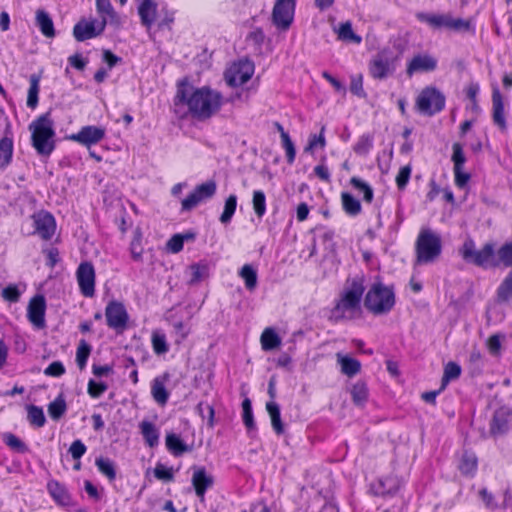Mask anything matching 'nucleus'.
Here are the masks:
<instances>
[{
  "instance_id": "nucleus-1",
  "label": "nucleus",
  "mask_w": 512,
  "mask_h": 512,
  "mask_svg": "<svg viewBox=\"0 0 512 512\" xmlns=\"http://www.w3.org/2000/svg\"><path fill=\"white\" fill-rule=\"evenodd\" d=\"M224 102L222 94L208 86L194 88L187 81L178 84L176 103L186 104L191 115L197 120L210 119L220 111Z\"/></svg>"
},
{
  "instance_id": "nucleus-2",
  "label": "nucleus",
  "mask_w": 512,
  "mask_h": 512,
  "mask_svg": "<svg viewBox=\"0 0 512 512\" xmlns=\"http://www.w3.org/2000/svg\"><path fill=\"white\" fill-rule=\"evenodd\" d=\"M365 291L361 279L355 278L340 293L331 310L330 319L334 322L352 320L361 312V300Z\"/></svg>"
},
{
  "instance_id": "nucleus-3",
  "label": "nucleus",
  "mask_w": 512,
  "mask_h": 512,
  "mask_svg": "<svg viewBox=\"0 0 512 512\" xmlns=\"http://www.w3.org/2000/svg\"><path fill=\"white\" fill-rule=\"evenodd\" d=\"M416 261L418 265L435 262L442 252L441 236L430 228H422L415 243Z\"/></svg>"
},
{
  "instance_id": "nucleus-4",
  "label": "nucleus",
  "mask_w": 512,
  "mask_h": 512,
  "mask_svg": "<svg viewBox=\"0 0 512 512\" xmlns=\"http://www.w3.org/2000/svg\"><path fill=\"white\" fill-rule=\"evenodd\" d=\"M29 129L32 132V145L41 155H49L54 150L52 141L55 136L53 121L49 113H45L34 120Z\"/></svg>"
},
{
  "instance_id": "nucleus-5",
  "label": "nucleus",
  "mask_w": 512,
  "mask_h": 512,
  "mask_svg": "<svg viewBox=\"0 0 512 512\" xmlns=\"http://www.w3.org/2000/svg\"><path fill=\"white\" fill-rule=\"evenodd\" d=\"M395 304V295L391 288L382 283H374L367 292L364 305L375 315L386 314Z\"/></svg>"
},
{
  "instance_id": "nucleus-6",
  "label": "nucleus",
  "mask_w": 512,
  "mask_h": 512,
  "mask_svg": "<svg viewBox=\"0 0 512 512\" xmlns=\"http://www.w3.org/2000/svg\"><path fill=\"white\" fill-rule=\"evenodd\" d=\"M400 55L389 47L382 48L369 61L368 70L373 79L384 80L392 76L398 66Z\"/></svg>"
},
{
  "instance_id": "nucleus-7",
  "label": "nucleus",
  "mask_w": 512,
  "mask_h": 512,
  "mask_svg": "<svg viewBox=\"0 0 512 512\" xmlns=\"http://www.w3.org/2000/svg\"><path fill=\"white\" fill-rule=\"evenodd\" d=\"M460 252L465 261L478 267H497V253H495V245L492 242L486 243L480 250H477L474 241L468 239L463 243Z\"/></svg>"
},
{
  "instance_id": "nucleus-8",
  "label": "nucleus",
  "mask_w": 512,
  "mask_h": 512,
  "mask_svg": "<svg viewBox=\"0 0 512 512\" xmlns=\"http://www.w3.org/2000/svg\"><path fill=\"white\" fill-rule=\"evenodd\" d=\"M445 96L435 87H426L421 91L416 100L418 111L427 116H432L443 110Z\"/></svg>"
},
{
  "instance_id": "nucleus-9",
  "label": "nucleus",
  "mask_w": 512,
  "mask_h": 512,
  "mask_svg": "<svg viewBox=\"0 0 512 512\" xmlns=\"http://www.w3.org/2000/svg\"><path fill=\"white\" fill-rule=\"evenodd\" d=\"M105 317L109 328L117 332H123L127 328L129 315L123 303L110 301L105 308Z\"/></svg>"
},
{
  "instance_id": "nucleus-10",
  "label": "nucleus",
  "mask_w": 512,
  "mask_h": 512,
  "mask_svg": "<svg viewBox=\"0 0 512 512\" xmlns=\"http://www.w3.org/2000/svg\"><path fill=\"white\" fill-rule=\"evenodd\" d=\"M254 73V65L250 61H240L234 64L226 73V83L231 87H238L248 82Z\"/></svg>"
},
{
  "instance_id": "nucleus-11",
  "label": "nucleus",
  "mask_w": 512,
  "mask_h": 512,
  "mask_svg": "<svg viewBox=\"0 0 512 512\" xmlns=\"http://www.w3.org/2000/svg\"><path fill=\"white\" fill-rule=\"evenodd\" d=\"M295 10V0H277L273 12L272 19L276 27L286 30L290 27Z\"/></svg>"
},
{
  "instance_id": "nucleus-12",
  "label": "nucleus",
  "mask_w": 512,
  "mask_h": 512,
  "mask_svg": "<svg viewBox=\"0 0 512 512\" xmlns=\"http://www.w3.org/2000/svg\"><path fill=\"white\" fill-rule=\"evenodd\" d=\"M76 278L79 289L85 297H92L95 294V269L92 263L82 262L76 271Z\"/></svg>"
},
{
  "instance_id": "nucleus-13",
  "label": "nucleus",
  "mask_w": 512,
  "mask_h": 512,
  "mask_svg": "<svg viewBox=\"0 0 512 512\" xmlns=\"http://www.w3.org/2000/svg\"><path fill=\"white\" fill-rule=\"evenodd\" d=\"M107 19L103 17L100 20L79 21L73 28V35L77 41H85L94 38L105 30Z\"/></svg>"
},
{
  "instance_id": "nucleus-14",
  "label": "nucleus",
  "mask_w": 512,
  "mask_h": 512,
  "mask_svg": "<svg viewBox=\"0 0 512 512\" xmlns=\"http://www.w3.org/2000/svg\"><path fill=\"white\" fill-rule=\"evenodd\" d=\"M192 471L191 483L195 494L201 501H204L206 491L214 485V477L203 466H193Z\"/></svg>"
},
{
  "instance_id": "nucleus-15",
  "label": "nucleus",
  "mask_w": 512,
  "mask_h": 512,
  "mask_svg": "<svg viewBox=\"0 0 512 512\" xmlns=\"http://www.w3.org/2000/svg\"><path fill=\"white\" fill-rule=\"evenodd\" d=\"M438 61L427 53L414 55L407 63L406 74L411 77L416 73H428L437 68Z\"/></svg>"
},
{
  "instance_id": "nucleus-16",
  "label": "nucleus",
  "mask_w": 512,
  "mask_h": 512,
  "mask_svg": "<svg viewBox=\"0 0 512 512\" xmlns=\"http://www.w3.org/2000/svg\"><path fill=\"white\" fill-rule=\"evenodd\" d=\"M46 302L42 295H35L29 301L27 317L34 327L42 329L45 327Z\"/></svg>"
},
{
  "instance_id": "nucleus-17",
  "label": "nucleus",
  "mask_w": 512,
  "mask_h": 512,
  "mask_svg": "<svg viewBox=\"0 0 512 512\" xmlns=\"http://www.w3.org/2000/svg\"><path fill=\"white\" fill-rule=\"evenodd\" d=\"M105 137V129L98 126H84L78 133L72 134L69 138L81 145L90 147L97 144Z\"/></svg>"
},
{
  "instance_id": "nucleus-18",
  "label": "nucleus",
  "mask_w": 512,
  "mask_h": 512,
  "mask_svg": "<svg viewBox=\"0 0 512 512\" xmlns=\"http://www.w3.org/2000/svg\"><path fill=\"white\" fill-rule=\"evenodd\" d=\"M35 233H37L42 239L49 240L56 228L54 217L47 212H40L33 216Z\"/></svg>"
},
{
  "instance_id": "nucleus-19",
  "label": "nucleus",
  "mask_w": 512,
  "mask_h": 512,
  "mask_svg": "<svg viewBox=\"0 0 512 512\" xmlns=\"http://www.w3.org/2000/svg\"><path fill=\"white\" fill-rule=\"evenodd\" d=\"M492 118L493 123L498 126L501 131L504 132L507 130L503 97L497 87H494L492 91Z\"/></svg>"
},
{
  "instance_id": "nucleus-20",
  "label": "nucleus",
  "mask_w": 512,
  "mask_h": 512,
  "mask_svg": "<svg viewBox=\"0 0 512 512\" xmlns=\"http://www.w3.org/2000/svg\"><path fill=\"white\" fill-rule=\"evenodd\" d=\"M169 378V373H164L163 375L154 378L152 381L151 395L154 401L161 406H164L169 399V392L165 387V384Z\"/></svg>"
},
{
  "instance_id": "nucleus-21",
  "label": "nucleus",
  "mask_w": 512,
  "mask_h": 512,
  "mask_svg": "<svg viewBox=\"0 0 512 512\" xmlns=\"http://www.w3.org/2000/svg\"><path fill=\"white\" fill-rule=\"evenodd\" d=\"M47 489L54 501L61 506L71 505V496L68 493L66 487L60 484L58 481H49Z\"/></svg>"
},
{
  "instance_id": "nucleus-22",
  "label": "nucleus",
  "mask_w": 512,
  "mask_h": 512,
  "mask_svg": "<svg viewBox=\"0 0 512 512\" xmlns=\"http://www.w3.org/2000/svg\"><path fill=\"white\" fill-rule=\"evenodd\" d=\"M337 363L340 366L341 372L348 376L353 377L361 370V363L357 359L344 355L342 353L336 354Z\"/></svg>"
},
{
  "instance_id": "nucleus-23",
  "label": "nucleus",
  "mask_w": 512,
  "mask_h": 512,
  "mask_svg": "<svg viewBox=\"0 0 512 512\" xmlns=\"http://www.w3.org/2000/svg\"><path fill=\"white\" fill-rule=\"evenodd\" d=\"M416 18L420 22H424L428 24L430 27L434 29L447 28L449 27V14H429L424 12H419L416 14Z\"/></svg>"
},
{
  "instance_id": "nucleus-24",
  "label": "nucleus",
  "mask_w": 512,
  "mask_h": 512,
  "mask_svg": "<svg viewBox=\"0 0 512 512\" xmlns=\"http://www.w3.org/2000/svg\"><path fill=\"white\" fill-rule=\"evenodd\" d=\"M157 5L152 0H143L138 7L141 23L149 28L156 19Z\"/></svg>"
},
{
  "instance_id": "nucleus-25",
  "label": "nucleus",
  "mask_w": 512,
  "mask_h": 512,
  "mask_svg": "<svg viewBox=\"0 0 512 512\" xmlns=\"http://www.w3.org/2000/svg\"><path fill=\"white\" fill-rule=\"evenodd\" d=\"M36 24L45 37L53 38L55 36L52 18L46 11L42 9L36 11Z\"/></svg>"
},
{
  "instance_id": "nucleus-26",
  "label": "nucleus",
  "mask_w": 512,
  "mask_h": 512,
  "mask_svg": "<svg viewBox=\"0 0 512 512\" xmlns=\"http://www.w3.org/2000/svg\"><path fill=\"white\" fill-rule=\"evenodd\" d=\"M165 443L167 449L176 457L191 451V448L185 444L178 435L174 433L166 435Z\"/></svg>"
},
{
  "instance_id": "nucleus-27",
  "label": "nucleus",
  "mask_w": 512,
  "mask_h": 512,
  "mask_svg": "<svg viewBox=\"0 0 512 512\" xmlns=\"http://www.w3.org/2000/svg\"><path fill=\"white\" fill-rule=\"evenodd\" d=\"M260 342L264 351H271L281 345V338L273 328L268 327L262 332Z\"/></svg>"
},
{
  "instance_id": "nucleus-28",
  "label": "nucleus",
  "mask_w": 512,
  "mask_h": 512,
  "mask_svg": "<svg viewBox=\"0 0 512 512\" xmlns=\"http://www.w3.org/2000/svg\"><path fill=\"white\" fill-rule=\"evenodd\" d=\"M13 140L10 137H3L0 140V170H4L12 161Z\"/></svg>"
},
{
  "instance_id": "nucleus-29",
  "label": "nucleus",
  "mask_w": 512,
  "mask_h": 512,
  "mask_svg": "<svg viewBox=\"0 0 512 512\" xmlns=\"http://www.w3.org/2000/svg\"><path fill=\"white\" fill-rule=\"evenodd\" d=\"M141 434L146 444L153 448L159 443V432L155 425L149 421H142L140 423Z\"/></svg>"
},
{
  "instance_id": "nucleus-30",
  "label": "nucleus",
  "mask_w": 512,
  "mask_h": 512,
  "mask_svg": "<svg viewBox=\"0 0 512 512\" xmlns=\"http://www.w3.org/2000/svg\"><path fill=\"white\" fill-rule=\"evenodd\" d=\"M266 410L271 418V424L276 434L280 435L284 432V426L281 421L280 407L275 401L266 403Z\"/></svg>"
},
{
  "instance_id": "nucleus-31",
  "label": "nucleus",
  "mask_w": 512,
  "mask_h": 512,
  "mask_svg": "<svg viewBox=\"0 0 512 512\" xmlns=\"http://www.w3.org/2000/svg\"><path fill=\"white\" fill-rule=\"evenodd\" d=\"M508 416L505 411L500 410L496 411L493 415L491 424H490V432L493 435L503 434L508 429Z\"/></svg>"
},
{
  "instance_id": "nucleus-32",
  "label": "nucleus",
  "mask_w": 512,
  "mask_h": 512,
  "mask_svg": "<svg viewBox=\"0 0 512 512\" xmlns=\"http://www.w3.org/2000/svg\"><path fill=\"white\" fill-rule=\"evenodd\" d=\"M187 273L189 275L188 283L195 285L208 277L209 268L206 264L194 263L189 266Z\"/></svg>"
},
{
  "instance_id": "nucleus-33",
  "label": "nucleus",
  "mask_w": 512,
  "mask_h": 512,
  "mask_svg": "<svg viewBox=\"0 0 512 512\" xmlns=\"http://www.w3.org/2000/svg\"><path fill=\"white\" fill-rule=\"evenodd\" d=\"M338 39L344 42H352L360 44L362 42L361 36L354 33L351 22L347 21L341 23L339 28L336 30Z\"/></svg>"
},
{
  "instance_id": "nucleus-34",
  "label": "nucleus",
  "mask_w": 512,
  "mask_h": 512,
  "mask_svg": "<svg viewBox=\"0 0 512 512\" xmlns=\"http://www.w3.org/2000/svg\"><path fill=\"white\" fill-rule=\"evenodd\" d=\"M239 276L244 280L245 287L249 291L255 290L257 287V271L250 264H245L239 271Z\"/></svg>"
},
{
  "instance_id": "nucleus-35",
  "label": "nucleus",
  "mask_w": 512,
  "mask_h": 512,
  "mask_svg": "<svg viewBox=\"0 0 512 512\" xmlns=\"http://www.w3.org/2000/svg\"><path fill=\"white\" fill-rule=\"evenodd\" d=\"M29 83L30 86L27 95V106L31 109H34L38 105L40 75L32 74L29 78Z\"/></svg>"
},
{
  "instance_id": "nucleus-36",
  "label": "nucleus",
  "mask_w": 512,
  "mask_h": 512,
  "mask_svg": "<svg viewBox=\"0 0 512 512\" xmlns=\"http://www.w3.org/2000/svg\"><path fill=\"white\" fill-rule=\"evenodd\" d=\"M342 206L344 211L350 216H356L361 212V204L358 199L348 192H343L341 195Z\"/></svg>"
},
{
  "instance_id": "nucleus-37",
  "label": "nucleus",
  "mask_w": 512,
  "mask_h": 512,
  "mask_svg": "<svg viewBox=\"0 0 512 512\" xmlns=\"http://www.w3.org/2000/svg\"><path fill=\"white\" fill-rule=\"evenodd\" d=\"M95 465L99 472L106 476L110 481L116 478V469L114 462L109 458L98 457L95 460Z\"/></svg>"
},
{
  "instance_id": "nucleus-38",
  "label": "nucleus",
  "mask_w": 512,
  "mask_h": 512,
  "mask_svg": "<svg viewBox=\"0 0 512 512\" xmlns=\"http://www.w3.org/2000/svg\"><path fill=\"white\" fill-rule=\"evenodd\" d=\"M27 419L31 425L38 428L43 427L46 423L43 409L35 405L27 406Z\"/></svg>"
},
{
  "instance_id": "nucleus-39",
  "label": "nucleus",
  "mask_w": 512,
  "mask_h": 512,
  "mask_svg": "<svg viewBox=\"0 0 512 512\" xmlns=\"http://www.w3.org/2000/svg\"><path fill=\"white\" fill-rule=\"evenodd\" d=\"M236 207H237V196L234 194H231L226 199L223 212L219 218V220L222 224H228L231 221V219L236 211Z\"/></svg>"
},
{
  "instance_id": "nucleus-40",
  "label": "nucleus",
  "mask_w": 512,
  "mask_h": 512,
  "mask_svg": "<svg viewBox=\"0 0 512 512\" xmlns=\"http://www.w3.org/2000/svg\"><path fill=\"white\" fill-rule=\"evenodd\" d=\"M143 247H142V232L139 228L134 231L133 239L130 243V253L134 261L140 262L142 261L143 255Z\"/></svg>"
},
{
  "instance_id": "nucleus-41",
  "label": "nucleus",
  "mask_w": 512,
  "mask_h": 512,
  "mask_svg": "<svg viewBox=\"0 0 512 512\" xmlns=\"http://www.w3.org/2000/svg\"><path fill=\"white\" fill-rule=\"evenodd\" d=\"M67 406L62 395L48 405V414L53 420H59L66 412Z\"/></svg>"
},
{
  "instance_id": "nucleus-42",
  "label": "nucleus",
  "mask_w": 512,
  "mask_h": 512,
  "mask_svg": "<svg viewBox=\"0 0 512 512\" xmlns=\"http://www.w3.org/2000/svg\"><path fill=\"white\" fill-rule=\"evenodd\" d=\"M351 396L356 405L362 406L368 398V389L366 384L361 381L356 382L351 389Z\"/></svg>"
},
{
  "instance_id": "nucleus-43",
  "label": "nucleus",
  "mask_w": 512,
  "mask_h": 512,
  "mask_svg": "<svg viewBox=\"0 0 512 512\" xmlns=\"http://www.w3.org/2000/svg\"><path fill=\"white\" fill-rule=\"evenodd\" d=\"M512 267V241L503 244L497 251V267Z\"/></svg>"
},
{
  "instance_id": "nucleus-44",
  "label": "nucleus",
  "mask_w": 512,
  "mask_h": 512,
  "mask_svg": "<svg viewBox=\"0 0 512 512\" xmlns=\"http://www.w3.org/2000/svg\"><path fill=\"white\" fill-rule=\"evenodd\" d=\"M459 469L464 475H473L477 469V458L473 454L464 453L459 464Z\"/></svg>"
},
{
  "instance_id": "nucleus-45",
  "label": "nucleus",
  "mask_w": 512,
  "mask_h": 512,
  "mask_svg": "<svg viewBox=\"0 0 512 512\" xmlns=\"http://www.w3.org/2000/svg\"><path fill=\"white\" fill-rule=\"evenodd\" d=\"M461 374V367L455 362H448L444 367V374L442 377L441 389H444L447 383L459 378Z\"/></svg>"
},
{
  "instance_id": "nucleus-46",
  "label": "nucleus",
  "mask_w": 512,
  "mask_h": 512,
  "mask_svg": "<svg viewBox=\"0 0 512 512\" xmlns=\"http://www.w3.org/2000/svg\"><path fill=\"white\" fill-rule=\"evenodd\" d=\"M217 185L213 180L198 185L194 190L198 194L201 201L212 198L216 193Z\"/></svg>"
},
{
  "instance_id": "nucleus-47",
  "label": "nucleus",
  "mask_w": 512,
  "mask_h": 512,
  "mask_svg": "<svg viewBox=\"0 0 512 512\" xmlns=\"http://www.w3.org/2000/svg\"><path fill=\"white\" fill-rule=\"evenodd\" d=\"M252 204L255 214L261 218L266 213V196L263 191L256 190L253 192Z\"/></svg>"
},
{
  "instance_id": "nucleus-48",
  "label": "nucleus",
  "mask_w": 512,
  "mask_h": 512,
  "mask_svg": "<svg viewBox=\"0 0 512 512\" xmlns=\"http://www.w3.org/2000/svg\"><path fill=\"white\" fill-rule=\"evenodd\" d=\"M90 352L91 346L86 341L82 340L76 351V362L81 370L85 368Z\"/></svg>"
},
{
  "instance_id": "nucleus-49",
  "label": "nucleus",
  "mask_w": 512,
  "mask_h": 512,
  "mask_svg": "<svg viewBox=\"0 0 512 512\" xmlns=\"http://www.w3.org/2000/svg\"><path fill=\"white\" fill-rule=\"evenodd\" d=\"M350 183L355 189L363 193L364 201L370 203L373 200V189L369 184L357 177H352Z\"/></svg>"
},
{
  "instance_id": "nucleus-50",
  "label": "nucleus",
  "mask_w": 512,
  "mask_h": 512,
  "mask_svg": "<svg viewBox=\"0 0 512 512\" xmlns=\"http://www.w3.org/2000/svg\"><path fill=\"white\" fill-rule=\"evenodd\" d=\"M4 443L9 446L12 450L24 453L27 451V446L14 434L4 433L2 435Z\"/></svg>"
},
{
  "instance_id": "nucleus-51",
  "label": "nucleus",
  "mask_w": 512,
  "mask_h": 512,
  "mask_svg": "<svg viewBox=\"0 0 512 512\" xmlns=\"http://www.w3.org/2000/svg\"><path fill=\"white\" fill-rule=\"evenodd\" d=\"M152 346L156 354H165L168 351V345L164 334L153 332L152 334Z\"/></svg>"
},
{
  "instance_id": "nucleus-52",
  "label": "nucleus",
  "mask_w": 512,
  "mask_h": 512,
  "mask_svg": "<svg viewBox=\"0 0 512 512\" xmlns=\"http://www.w3.org/2000/svg\"><path fill=\"white\" fill-rule=\"evenodd\" d=\"M242 409H243V422L247 429L252 430L255 428V422L252 412V405L251 401L248 398H245L242 402Z\"/></svg>"
},
{
  "instance_id": "nucleus-53",
  "label": "nucleus",
  "mask_w": 512,
  "mask_h": 512,
  "mask_svg": "<svg viewBox=\"0 0 512 512\" xmlns=\"http://www.w3.org/2000/svg\"><path fill=\"white\" fill-rule=\"evenodd\" d=\"M21 294L22 291H20L15 284L8 285L1 292L3 299L10 303H17L20 300Z\"/></svg>"
},
{
  "instance_id": "nucleus-54",
  "label": "nucleus",
  "mask_w": 512,
  "mask_h": 512,
  "mask_svg": "<svg viewBox=\"0 0 512 512\" xmlns=\"http://www.w3.org/2000/svg\"><path fill=\"white\" fill-rule=\"evenodd\" d=\"M97 12L100 14L101 19L109 17L113 19L116 17V13L111 5L110 0H96Z\"/></svg>"
},
{
  "instance_id": "nucleus-55",
  "label": "nucleus",
  "mask_w": 512,
  "mask_h": 512,
  "mask_svg": "<svg viewBox=\"0 0 512 512\" xmlns=\"http://www.w3.org/2000/svg\"><path fill=\"white\" fill-rule=\"evenodd\" d=\"M324 131H325V127L323 126L321 128V131H320L319 135H316V134L310 135L308 144H307V146L304 149L305 152H311V151H313V149H315L318 146L320 148H324L325 147L326 140H325V137H324Z\"/></svg>"
},
{
  "instance_id": "nucleus-56",
  "label": "nucleus",
  "mask_w": 512,
  "mask_h": 512,
  "mask_svg": "<svg viewBox=\"0 0 512 512\" xmlns=\"http://www.w3.org/2000/svg\"><path fill=\"white\" fill-rule=\"evenodd\" d=\"M372 148V137L368 134H364L359 137L357 143L354 146L355 153L359 155H366Z\"/></svg>"
},
{
  "instance_id": "nucleus-57",
  "label": "nucleus",
  "mask_w": 512,
  "mask_h": 512,
  "mask_svg": "<svg viewBox=\"0 0 512 512\" xmlns=\"http://www.w3.org/2000/svg\"><path fill=\"white\" fill-rule=\"evenodd\" d=\"M452 149H453L452 161L454 163L453 170H458L459 168H463L466 158H465L461 144L454 143L452 146Z\"/></svg>"
},
{
  "instance_id": "nucleus-58",
  "label": "nucleus",
  "mask_w": 512,
  "mask_h": 512,
  "mask_svg": "<svg viewBox=\"0 0 512 512\" xmlns=\"http://www.w3.org/2000/svg\"><path fill=\"white\" fill-rule=\"evenodd\" d=\"M107 389L108 386L104 382H96L92 379L88 382L87 392L94 399L101 397Z\"/></svg>"
},
{
  "instance_id": "nucleus-59",
  "label": "nucleus",
  "mask_w": 512,
  "mask_h": 512,
  "mask_svg": "<svg viewBox=\"0 0 512 512\" xmlns=\"http://www.w3.org/2000/svg\"><path fill=\"white\" fill-rule=\"evenodd\" d=\"M412 168L410 165H405L400 168L397 176H396V184L398 189L403 190L410 179Z\"/></svg>"
},
{
  "instance_id": "nucleus-60",
  "label": "nucleus",
  "mask_w": 512,
  "mask_h": 512,
  "mask_svg": "<svg viewBox=\"0 0 512 512\" xmlns=\"http://www.w3.org/2000/svg\"><path fill=\"white\" fill-rule=\"evenodd\" d=\"M479 497L483 501L486 508L490 510H496L499 508V503L497 502L495 496L486 488H482L479 491Z\"/></svg>"
},
{
  "instance_id": "nucleus-61",
  "label": "nucleus",
  "mask_w": 512,
  "mask_h": 512,
  "mask_svg": "<svg viewBox=\"0 0 512 512\" xmlns=\"http://www.w3.org/2000/svg\"><path fill=\"white\" fill-rule=\"evenodd\" d=\"M282 146L286 152L287 162L292 164L295 160L296 149L289 135H284L281 138Z\"/></svg>"
},
{
  "instance_id": "nucleus-62",
  "label": "nucleus",
  "mask_w": 512,
  "mask_h": 512,
  "mask_svg": "<svg viewBox=\"0 0 512 512\" xmlns=\"http://www.w3.org/2000/svg\"><path fill=\"white\" fill-rule=\"evenodd\" d=\"M154 475L157 479L165 482H171L174 479L172 468H167L163 464H157L154 468Z\"/></svg>"
},
{
  "instance_id": "nucleus-63",
  "label": "nucleus",
  "mask_w": 512,
  "mask_h": 512,
  "mask_svg": "<svg viewBox=\"0 0 512 512\" xmlns=\"http://www.w3.org/2000/svg\"><path fill=\"white\" fill-rule=\"evenodd\" d=\"M64 373H65V367H64L63 363L60 361L52 362L44 370V374L46 376H51V377H60Z\"/></svg>"
},
{
  "instance_id": "nucleus-64",
  "label": "nucleus",
  "mask_w": 512,
  "mask_h": 512,
  "mask_svg": "<svg viewBox=\"0 0 512 512\" xmlns=\"http://www.w3.org/2000/svg\"><path fill=\"white\" fill-rule=\"evenodd\" d=\"M87 451L85 444L81 440H75L72 442L69 453L74 460H79Z\"/></svg>"
}]
</instances>
